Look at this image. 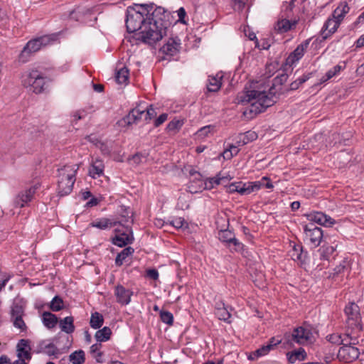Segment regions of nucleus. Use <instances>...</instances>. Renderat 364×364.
Wrapping results in <instances>:
<instances>
[{
	"label": "nucleus",
	"instance_id": "f257e3e1",
	"mask_svg": "<svg viewBox=\"0 0 364 364\" xmlns=\"http://www.w3.org/2000/svg\"><path fill=\"white\" fill-rule=\"evenodd\" d=\"M169 25V14L153 4H134L127 9V31H139L138 39L149 45L161 41Z\"/></svg>",
	"mask_w": 364,
	"mask_h": 364
},
{
	"label": "nucleus",
	"instance_id": "f03ea898",
	"mask_svg": "<svg viewBox=\"0 0 364 364\" xmlns=\"http://www.w3.org/2000/svg\"><path fill=\"white\" fill-rule=\"evenodd\" d=\"M276 99V96L271 91L267 93L264 91L256 90H247L237 95L238 103L249 105V107L243 112V114L249 118H253L257 114L273 105Z\"/></svg>",
	"mask_w": 364,
	"mask_h": 364
},
{
	"label": "nucleus",
	"instance_id": "7ed1b4c3",
	"mask_svg": "<svg viewBox=\"0 0 364 364\" xmlns=\"http://www.w3.org/2000/svg\"><path fill=\"white\" fill-rule=\"evenodd\" d=\"M79 165H66L58 169V193L60 196L68 195L73 190L76 180L75 175Z\"/></svg>",
	"mask_w": 364,
	"mask_h": 364
},
{
	"label": "nucleus",
	"instance_id": "20e7f679",
	"mask_svg": "<svg viewBox=\"0 0 364 364\" xmlns=\"http://www.w3.org/2000/svg\"><path fill=\"white\" fill-rule=\"evenodd\" d=\"M21 84L29 91L40 94L45 90L46 78L41 72L33 69L22 74Z\"/></svg>",
	"mask_w": 364,
	"mask_h": 364
},
{
	"label": "nucleus",
	"instance_id": "39448f33",
	"mask_svg": "<svg viewBox=\"0 0 364 364\" xmlns=\"http://www.w3.org/2000/svg\"><path fill=\"white\" fill-rule=\"evenodd\" d=\"M56 36L55 34H52L45 35L29 41L24 46L19 55L20 60L23 62L27 61L28 58L32 53L38 51L43 47L51 44L56 40Z\"/></svg>",
	"mask_w": 364,
	"mask_h": 364
},
{
	"label": "nucleus",
	"instance_id": "423d86ee",
	"mask_svg": "<svg viewBox=\"0 0 364 364\" xmlns=\"http://www.w3.org/2000/svg\"><path fill=\"white\" fill-rule=\"evenodd\" d=\"M228 219L226 216H220L217 218L216 225L219 230L218 238L223 242L229 245L232 244L236 249H242L243 245L238 242L235 237V235L230 230H228Z\"/></svg>",
	"mask_w": 364,
	"mask_h": 364
},
{
	"label": "nucleus",
	"instance_id": "0eeeda50",
	"mask_svg": "<svg viewBox=\"0 0 364 364\" xmlns=\"http://www.w3.org/2000/svg\"><path fill=\"white\" fill-rule=\"evenodd\" d=\"M190 173L191 176V183H196L199 190H201L203 188L211 189L214 188L215 185L225 184L230 179L228 178L227 176H221V173H220L215 177L209 178L205 181H203L201 179L202 176L199 172L194 171H191Z\"/></svg>",
	"mask_w": 364,
	"mask_h": 364
},
{
	"label": "nucleus",
	"instance_id": "6e6552de",
	"mask_svg": "<svg viewBox=\"0 0 364 364\" xmlns=\"http://www.w3.org/2000/svg\"><path fill=\"white\" fill-rule=\"evenodd\" d=\"M132 214V213H131ZM132 223V215L130 216L122 215L120 220H113L107 218H100L94 220L90 223L89 227L95 228L100 230H106L115 227L117 225H121L122 223Z\"/></svg>",
	"mask_w": 364,
	"mask_h": 364
},
{
	"label": "nucleus",
	"instance_id": "1a4fd4ad",
	"mask_svg": "<svg viewBox=\"0 0 364 364\" xmlns=\"http://www.w3.org/2000/svg\"><path fill=\"white\" fill-rule=\"evenodd\" d=\"M120 228L115 229V235L112 239V242L114 245L119 247H125L131 244L134 240L132 232L128 226H125L122 223Z\"/></svg>",
	"mask_w": 364,
	"mask_h": 364
},
{
	"label": "nucleus",
	"instance_id": "9d476101",
	"mask_svg": "<svg viewBox=\"0 0 364 364\" xmlns=\"http://www.w3.org/2000/svg\"><path fill=\"white\" fill-rule=\"evenodd\" d=\"M347 316V323L352 329L361 331V317L359 306L354 302L350 303L345 309Z\"/></svg>",
	"mask_w": 364,
	"mask_h": 364
},
{
	"label": "nucleus",
	"instance_id": "9b49d317",
	"mask_svg": "<svg viewBox=\"0 0 364 364\" xmlns=\"http://www.w3.org/2000/svg\"><path fill=\"white\" fill-rule=\"evenodd\" d=\"M311 334L309 330L298 327L291 333H285L284 340L290 345H292L293 343L304 345L310 340Z\"/></svg>",
	"mask_w": 364,
	"mask_h": 364
},
{
	"label": "nucleus",
	"instance_id": "f8f14e48",
	"mask_svg": "<svg viewBox=\"0 0 364 364\" xmlns=\"http://www.w3.org/2000/svg\"><path fill=\"white\" fill-rule=\"evenodd\" d=\"M262 185L260 182H248L246 183L242 182L232 183L228 186V192H237L241 195H248L260 189Z\"/></svg>",
	"mask_w": 364,
	"mask_h": 364
},
{
	"label": "nucleus",
	"instance_id": "ddd939ff",
	"mask_svg": "<svg viewBox=\"0 0 364 364\" xmlns=\"http://www.w3.org/2000/svg\"><path fill=\"white\" fill-rule=\"evenodd\" d=\"M38 188L39 184L36 183L28 188L20 191L14 199V206L16 208H23L28 205Z\"/></svg>",
	"mask_w": 364,
	"mask_h": 364
},
{
	"label": "nucleus",
	"instance_id": "4468645a",
	"mask_svg": "<svg viewBox=\"0 0 364 364\" xmlns=\"http://www.w3.org/2000/svg\"><path fill=\"white\" fill-rule=\"evenodd\" d=\"M360 354L358 348L350 346V343H344L338 352V358L344 363H351L356 360Z\"/></svg>",
	"mask_w": 364,
	"mask_h": 364
},
{
	"label": "nucleus",
	"instance_id": "2eb2a0df",
	"mask_svg": "<svg viewBox=\"0 0 364 364\" xmlns=\"http://www.w3.org/2000/svg\"><path fill=\"white\" fill-rule=\"evenodd\" d=\"M144 109H141L139 107L132 109L129 114L119 120L117 123L121 129L127 128L133 124H136L144 116Z\"/></svg>",
	"mask_w": 364,
	"mask_h": 364
},
{
	"label": "nucleus",
	"instance_id": "dca6fc26",
	"mask_svg": "<svg viewBox=\"0 0 364 364\" xmlns=\"http://www.w3.org/2000/svg\"><path fill=\"white\" fill-rule=\"evenodd\" d=\"M308 218L310 221L318 223V225L325 227H332L336 224V220L331 218L329 215L324 214L322 212H314L308 215Z\"/></svg>",
	"mask_w": 364,
	"mask_h": 364
},
{
	"label": "nucleus",
	"instance_id": "f3484780",
	"mask_svg": "<svg viewBox=\"0 0 364 364\" xmlns=\"http://www.w3.org/2000/svg\"><path fill=\"white\" fill-rule=\"evenodd\" d=\"M180 40L170 38L167 42L161 48L159 53L167 56H173L177 54L180 49Z\"/></svg>",
	"mask_w": 364,
	"mask_h": 364
},
{
	"label": "nucleus",
	"instance_id": "a211bd4d",
	"mask_svg": "<svg viewBox=\"0 0 364 364\" xmlns=\"http://www.w3.org/2000/svg\"><path fill=\"white\" fill-rule=\"evenodd\" d=\"M16 351L18 358L26 361H29L31 359V348L28 340H20L16 346Z\"/></svg>",
	"mask_w": 364,
	"mask_h": 364
},
{
	"label": "nucleus",
	"instance_id": "6ab92c4d",
	"mask_svg": "<svg viewBox=\"0 0 364 364\" xmlns=\"http://www.w3.org/2000/svg\"><path fill=\"white\" fill-rule=\"evenodd\" d=\"M304 231L312 244L317 245L320 243L323 236V231L320 228L316 227L313 223H310L305 225Z\"/></svg>",
	"mask_w": 364,
	"mask_h": 364
},
{
	"label": "nucleus",
	"instance_id": "aec40b11",
	"mask_svg": "<svg viewBox=\"0 0 364 364\" xmlns=\"http://www.w3.org/2000/svg\"><path fill=\"white\" fill-rule=\"evenodd\" d=\"M23 310L21 306H16L11 310V318L13 323L15 327L24 331L26 328V326L22 319Z\"/></svg>",
	"mask_w": 364,
	"mask_h": 364
},
{
	"label": "nucleus",
	"instance_id": "412c9836",
	"mask_svg": "<svg viewBox=\"0 0 364 364\" xmlns=\"http://www.w3.org/2000/svg\"><path fill=\"white\" fill-rule=\"evenodd\" d=\"M340 24L341 23L333 16L332 18H328L321 31L323 38H327L328 36L334 33L337 31Z\"/></svg>",
	"mask_w": 364,
	"mask_h": 364
},
{
	"label": "nucleus",
	"instance_id": "4be33fe9",
	"mask_svg": "<svg viewBox=\"0 0 364 364\" xmlns=\"http://www.w3.org/2000/svg\"><path fill=\"white\" fill-rule=\"evenodd\" d=\"M309 43L307 41L301 43L289 55L287 59V64L291 65L302 58L305 50L307 48Z\"/></svg>",
	"mask_w": 364,
	"mask_h": 364
},
{
	"label": "nucleus",
	"instance_id": "5701e85b",
	"mask_svg": "<svg viewBox=\"0 0 364 364\" xmlns=\"http://www.w3.org/2000/svg\"><path fill=\"white\" fill-rule=\"evenodd\" d=\"M132 292L126 289L122 286H117L115 289V296L117 297V301L123 305L128 304L131 300V296Z\"/></svg>",
	"mask_w": 364,
	"mask_h": 364
},
{
	"label": "nucleus",
	"instance_id": "b1692460",
	"mask_svg": "<svg viewBox=\"0 0 364 364\" xmlns=\"http://www.w3.org/2000/svg\"><path fill=\"white\" fill-rule=\"evenodd\" d=\"M296 21H289L286 18L281 19L276 23L274 26V31L278 33H284L294 29L296 27Z\"/></svg>",
	"mask_w": 364,
	"mask_h": 364
},
{
	"label": "nucleus",
	"instance_id": "393cba45",
	"mask_svg": "<svg viewBox=\"0 0 364 364\" xmlns=\"http://www.w3.org/2000/svg\"><path fill=\"white\" fill-rule=\"evenodd\" d=\"M350 8L346 2L341 3L333 12L332 16L340 23L343 20L344 16L349 12Z\"/></svg>",
	"mask_w": 364,
	"mask_h": 364
},
{
	"label": "nucleus",
	"instance_id": "a878e982",
	"mask_svg": "<svg viewBox=\"0 0 364 364\" xmlns=\"http://www.w3.org/2000/svg\"><path fill=\"white\" fill-rule=\"evenodd\" d=\"M104 164L102 161L96 159L92 162L90 169L89 174L93 178H95L103 173Z\"/></svg>",
	"mask_w": 364,
	"mask_h": 364
},
{
	"label": "nucleus",
	"instance_id": "bb28decb",
	"mask_svg": "<svg viewBox=\"0 0 364 364\" xmlns=\"http://www.w3.org/2000/svg\"><path fill=\"white\" fill-rule=\"evenodd\" d=\"M74 318L73 316H67L61 319L59 322L60 328L62 331L67 333H71L75 331V326L73 324Z\"/></svg>",
	"mask_w": 364,
	"mask_h": 364
},
{
	"label": "nucleus",
	"instance_id": "cd10ccee",
	"mask_svg": "<svg viewBox=\"0 0 364 364\" xmlns=\"http://www.w3.org/2000/svg\"><path fill=\"white\" fill-rule=\"evenodd\" d=\"M346 68L345 63H343V65L338 64L334 66L332 69L329 70L324 76H323L320 79V83H323L334 76L338 75L341 70H344Z\"/></svg>",
	"mask_w": 364,
	"mask_h": 364
},
{
	"label": "nucleus",
	"instance_id": "c85d7f7f",
	"mask_svg": "<svg viewBox=\"0 0 364 364\" xmlns=\"http://www.w3.org/2000/svg\"><path fill=\"white\" fill-rule=\"evenodd\" d=\"M306 353L304 348H300L297 350H294L292 352H289L287 354L288 360L294 363L296 360H304L306 358Z\"/></svg>",
	"mask_w": 364,
	"mask_h": 364
},
{
	"label": "nucleus",
	"instance_id": "c756f323",
	"mask_svg": "<svg viewBox=\"0 0 364 364\" xmlns=\"http://www.w3.org/2000/svg\"><path fill=\"white\" fill-rule=\"evenodd\" d=\"M115 79L119 84H126L129 80V70L127 67L122 65L117 67Z\"/></svg>",
	"mask_w": 364,
	"mask_h": 364
},
{
	"label": "nucleus",
	"instance_id": "7c9ffc66",
	"mask_svg": "<svg viewBox=\"0 0 364 364\" xmlns=\"http://www.w3.org/2000/svg\"><path fill=\"white\" fill-rule=\"evenodd\" d=\"M215 314L220 320H223L226 322L230 323L229 321L230 318V314L228 310L224 307L223 304H218L215 309Z\"/></svg>",
	"mask_w": 364,
	"mask_h": 364
},
{
	"label": "nucleus",
	"instance_id": "2f4dec72",
	"mask_svg": "<svg viewBox=\"0 0 364 364\" xmlns=\"http://www.w3.org/2000/svg\"><path fill=\"white\" fill-rule=\"evenodd\" d=\"M166 229V230H168V227L172 226L173 228L176 229H180L183 228L188 227V223L183 218H173L169 223H166L165 225H163Z\"/></svg>",
	"mask_w": 364,
	"mask_h": 364
},
{
	"label": "nucleus",
	"instance_id": "473e14b6",
	"mask_svg": "<svg viewBox=\"0 0 364 364\" xmlns=\"http://www.w3.org/2000/svg\"><path fill=\"white\" fill-rule=\"evenodd\" d=\"M184 124L183 119H174L166 127V130L170 134L177 133Z\"/></svg>",
	"mask_w": 364,
	"mask_h": 364
},
{
	"label": "nucleus",
	"instance_id": "72a5a7b5",
	"mask_svg": "<svg viewBox=\"0 0 364 364\" xmlns=\"http://www.w3.org/2000/svg\"><path fill=\"white\" fill-rule=\"evenodd\" d=\"M42 316L44 325L48 328H53L58 322V318L50 312H44Z\"/></svg>",
	"mask_w": 364,
	"mask_h": 364
},
{
	"label": "nucleus",
	"instance_id": "f704fd0d",
	"mask_svg": "<svg viewBox=\"0 0 364 364\" xmlns=\"http://www.w3.org/2000/svg\"><path fill=\"white\" fill-rule=\"evenodd\" d=\"M104 322V318L102 314L98 312L92 314L90 324L92 328H100Z\"/></svg>",
	"mask_w": 364,
	"mask_h": 364
},
{
	"label": "nucleus",
	"instance_id": "c9c22d12",
	"mask_svg": "<svg viewBox=\"0 0 364 364\" xmlns=\"http://www.w3.org/2000/svg\"><path fill=\"white\" fill-rule=\"evenodd\" d=\"M69 360L73 364H82L85 360L84 351L79 350L72 353L69 356Z\"/></svg>",
	"mask_w": 364,
	"mask_h": 364
},
{
	"label": "nucleus",
	"instance_id": "e433bc0d",
	"mask_svg": "<svg viewBox=\"0 0 364 364\" xmlns=\"http://www.w3.org/2000/svg\"><path fill=\"white\" fill-rule=\"evenodd\" d=\"M112 332L109 328L104 327L95 333V338L97 341L103 342L109 339Z\"/></svg>",
	"mask_w": 364,
	"mask_h": 364
},
{
	"label": "nucleus",
	"instance_id": "4c0bfd02",
	"mask_svg": "<svg viewBox=\"0 0 364 364\" xmlns=\"http://www.w3.org/2000/svg\"><path fill=\"white\" fill-rule=\"evenodd\" d=\"M221 77L218 78L215 77H210L208 79V90L209 92H217L221 87Z\"/></svg>",
	"mask_w": 364,
	"mask_h": 364
},
{
	"label": "nucleus",
	"instance_id": "58836bf2",
	"mask_svg": "<svg viewBox=\"0 0 364 364\" xmlns=\"http://www.w3.org/2000/svg\"><path fill=\"white\" fill-rule=\"evenodd\" d=\"M215 131V127L213 125H208L200 128L196 133V135L199 139H204L213 134Z\"/></svg>",
	"mask_w": 364,
	"mask_h": 364
},
{
	"label": "nucleus",
	"instance_id": "ea45409f",
	"mask_svg": "<svg viewBox=\"0 0 364 364\" xmlns=\"http://www.w3.org/2000/svg\"><path fill=\"white\" fill-rule=\"evenodd\" d=\"M239 152V149L237 146L230 145L228 149H225L223 153L224 159L230 160L234 156L237 155Z\"/></svg>",
	"mask_w": 364,
	"mask_h": 364
},
{
	"label": "nucleus",
	"instance_id": "a19ab883",
	"mask_svg": "<svg viewBox=\"0 0 364 364\" xmlns=\"http://www.w3.org/2000/svg\"><path fill=\"white\" fill-rule=\"evenodd\" d=\"M50 308L53 311H58L63 309V301L59 296H55L50 302Z\"/></svg>",
	"mask_w": 364,
	"mask_h": 364
},
{
	"label": "nucleus",
	"instance_id": "79ce46f5",
	"mask_svg": "<svg viewBox=\"0 0 364 364\" xmlns=\"http://www.w3.org/2000/svg\"><path fill=\"white\" fill-rule=\"evenodd\" d=\"M291 257L301 265L304 264L307 259V252H294Z\"/></svg>",
	"mask_w": 364,
	"mask_h": 364
},
{
	"label": "nucleus",
	"instance_id": "37998d69",
	"mask_svg": "<svg viewBox=\"0 0 364 364\" xmlns=\"http://www.w3.org/2000/svg\"><path fill=\"white\" fill-rule=\"evenodd\" d=\"M344 343H350V346L356 345L358 343V339L356 336H350L349 333L344 335L343 338L341 337L340 343L344 346Z\"/></svg>",
	"mask_w": 364,
	"mask_h": 364
},
{
	"label": "nucleus",
	"instance_id": "c03bdc74",
	"mask_svg": "<svg viewBox=\"0 0 364 364\" xmlns=\"http://www.w3.org/2000/svg\"><path fill=\"white\" fill-rule=\"evenodd\" d=\"M161 321L168 325H172L173 322V314L168 311H161L160 314Z\"/></svg>",
	"mask_w": 364,
	"mask_h": 364
},
{
	"label": "nucleus",
	"instance_id": "a18cd8bd",
	"mask_svg": "<svg viewBox=\"0 0 364 364\" xmlns=\"http://www.w3.org/2000/svg\"><path fill=\"white\" fill-rule=\"evenodd\" d=\"M257 136L256 134L253 132H247L245 134H241L240 141L242 145L247 144L250 141L253 140Z\"/></svg>",
	"mask_w": 364,
	"mask_h": 364
},
{
	"label": "nucleus",
	"instance_id": "49530a36",
	"mask_svg": "<svg viewBox=\"0 0 364 364\" xmlns=\"http://www.w3.org/2000/svg\"><path fill=\"white\" fill-rule=\"evenodd\" d=\"M144 109V119L146 121H149L152 118H154L156 116L157 113L151 105L149 106L148 108Z\"/></svg>",
	"mask_w": 364,
	"mask_h": 364
},
{
	"label": "nucleus",
	"instance_id": "de8ad7c7",
	"mask_svg": "<svg viewBox=\"0 0 364 364\" xmlns=\"http://www.w3.org/2000/svg\"><path fill=\"white\" fill-rule=\"evenodd\" d=\"M309 79V77L304 75L299 79L296 80L294 82H291L290 85V90H295L299 87V86L305 82Z\"/></svg>",
	"mask_w": 364,
	"mask_h": 364
},
{
	"label": "nucleus",
	"instance_id": "09e8293b",
	"mask_svg": "<svg viewBox=\"0 0 364 364\" xmlns=\"http://www.w3.org/2000/svg\"><path fill=\"white\" fill-rule=\"evenodd\" d=\"M132 252H120L115 259V263L118 266L123 264V261L131 255Z\"/></svg>",
	"mask_w": 364,
	"mask_h": 364
},
{
	"label": "nucleus",
	"instance_id": "8fccbe9b",
	"mask_svg": "<svg viewBox=\"0 0 364 364\" xmlns=\"http://www.w3.org/2000/svg\"><path fill=\"white\" fill-rule=\"evenodd\" d=\"M100 348H101V344H98V343L93 344L90 347V353L92 354L97 353V355H95V357L96 358L97 362H98V363L101 362V360L99 359V358L101 357L102 355V353L101 352H100Z\"/></svg>",
	"mask_w": 364,
	"mask_h": 364
},
{
	"label": "nucleus",
	"instance_id": "3c124183",
	"mask_svg": "<svg viewBox=\"0 0 364 364\" xmlns=\"http://www.w3.org/2000/svg\"><path fill=\"white\" fill-rule=\"evenodd\" d=\"M272 349V344H267L266 346H262V348L257 349L255 354L257 356H262L267 354L270 350Z\"/></svg>",
	"mask_w": 364,
	"mask_h": 364
},
{
	"label": "nucleus",
	"instance_id": "603ef678",
	"mask_svg": "<svg viewBox=\"0 0 364 364\" xmlns=\"http://www.w3.org/2000/svg\"><path fill=\"white\" fill-rule=\"evenodd\" d=\"M87 115V113L84 109H80L75 112L73 114V122H77L80 119H85Z\"/></svg>",
	"mask_w": 364,
	"mask_h": 364
},
{
	"label": "nucleus",
	"instance_id": "864d4df0",
	"mask_svg": "<svg viewBox=\"0 0 364 364\" xmlns=\"http://www.w3.org/2000/svg\"><path fill=\"white\" fill-rule=\"evenodd\" d=\"M287 79H288V75L287 74H285V73L282 74L281 75L277 76L276 78H274V85H277L279 84L282 85L283 83H284L287 81Z\"/></svg>",
	"mask_w": 364,
	"mask_h": 364
},
{
	"label": "nucleus",
	"instance_id": "5fc2aeb1",
	"mask_svg": "<svg viewBox=\"0 0 364 364\" xmlns=\"http://www.w3.org/2000/svg\"><path fill=\"white\" fill-rule=\"evenodd\" d=\"M168 119V114L166 113H164L161 114L154 122V126L159 127L161 124H162L164 122H166Z\"/></svg>",
	"mask_w": 364,
	"mask_h": 364
},
{
	"label": "nucleus",
	"instance_id": "6e6d98bb",
	"mask_svg": "<svg viewBox=\"0 0 364 364\" xmlns=\"http://www.w3.org/2000/svg\"><path fill=\"white\" fill-rule=\"evenodd\" d=\"M146 276L154 280H156L159 278V272L155 269H149L146 270Z\"/></svg>",
	"mask_w": 364,
	"mask_h": 364
},
{
	"label": "nucleus",
	"instance_id": "4d7b16f0",
	"mask_svg": "<svg viewBox=\"0 0 364 364\" xmlns=\"http://www.w3.org/2000/svg\"><path fill=\"white\" fill-rule=\"evenodd\" d=\"M235 1V7L237 10H242L248 0H234Z\"/></svg>",
	"mask_w": 364,
	"mask_h": 364
},
{
	"label": "nucleus",
	"instance_id": "13d9d810",
	"mask_svg": "<svg viewBox=\"0 0 364 364\" xmlns=\"http://www.w3.org/2000/svg\"><path fill=\"white\" fill-rule=\"evenodd\" d=\"M254 282L259 288L264 287H265V285H264V275H263L262 274H259V279H255Z\"/></svg>",
	"mask_w": 364,
	"mask_h": 364
},
{
	"label": "nucleus",
	"instance_id": "bf43d9fd",
	"mask_svg": "<svg viewBox=\"0 0 364 364\" xmlns=\"http://www.w3.org/2000/svg\"><path fill=\"white\" fill-rule=\"evenodd\" d=\"M262 185L261 187H265L267 188H273L272 183L269 181V179L267 177H263L261 181H259Z\"/></svg>",
	"mask_w": 364,
	"mask_h": 364
},
{
	"label": "nucleus",
	"instance_id": "052dcab7",
	"mask_svg": "<svg viewBox=\"0 0 364 364\" xmlns=\"http://www.w3.org/2000/svg\"><path fill=\"white\" fill-rule=\"evenodd\" d=\"M99 202H100V200L97 198H92L90 200H89L87 203L86 206H87V207H93V206L97 205L99 203Z\"/></svg>",
	"mask_w": 364,
	"mask_h": 364
},
{
	"label": "nucleus",
	"instance_id": "680f3d73",
	"mask_svg": "<svg viewBox=\"0 0 364 364\" xmlns=\"http://www.w3.org/2000/svg\"><path fill=\"white\" fill-rule=\"evenodd\" d=\"M341 336L339 335H331L330 336V338H329V341L332 343H340V340H341Z\"/></svg>",
	"mask_w": 364,
	"mask_h": 364
},
{
	"label": "nucleus",
	"instance_id": "e2e57ef3",
	"mask_svg": "<svg viewBox=\"0 0 364 364\" xmlns=\"http://www.w3.org/2000/svg\"><path fill=\"white\" fill-rule=\"evenodd\" d=\"M356 48L364 46V34L362 35L355 42Z\"/></svg>",
	"mask_w": 364,
	"mask_h": 364
},
{
	"label": "nucleus",
	"instance_id": "0e129e2a",
	"mask_svg": "<svg viewBox=\"0 0 364 364\" xmlns=\"http://www.w3.org/2000/svg\"><path fill=\"white\" fill-rule=\"evenodd\" d=\"M0 364H11L10 359L6 355L0 357Z\"/></svg>",
	"mask_w": 364,
	"mask_h": 364
},
{
	"label": "nucleus",
	"instance_id": "69168bd1",
	"mask_svg": "<svg viewBox=\"0 0 364 364\" xmlns=\"http://www.w3.org/2000/svg\"><path fill=\"white\" fill-rule=\"evenodd\" d=\"M281 340H276L274 338H272L268 344H272V348L281 343Z\"/></svg>",
	"mask_w": 364,
	"mask_h": 364
},
{
	"label": "nucleus",
	"instance_id": "338daca9",
	"mask_svg": "<svg viewBox=\"0 0 364 364\" xmlns=\"http://www.w3.org/2000/svg\"><path fill=\"white\" fill-rule=\"evenodd\" d=\"M46 348L48 349L47 353L50 355H53L55 353V348L53 345H48L46 346Z\"/></svg>",
	"mask_w": 364,
	"mask_h": 364
},
{
	"label": "nucleus",
	"instance_id": "774afa93",
	"mask_svg": "<svg viewBox=\"0 0 364 364\" xmlns=\"http://www.w3.org/2000/svg\"><path fill=\"white\" fill-rule=\"evenodd\" d=\"M364 21V17L360 14L357 20L354 22V25L355 26H356L357 25H358L359 23H361Z\"/></svg>",
	"mask_w": 364,
	"mask_h": 364
}]
</instances>
